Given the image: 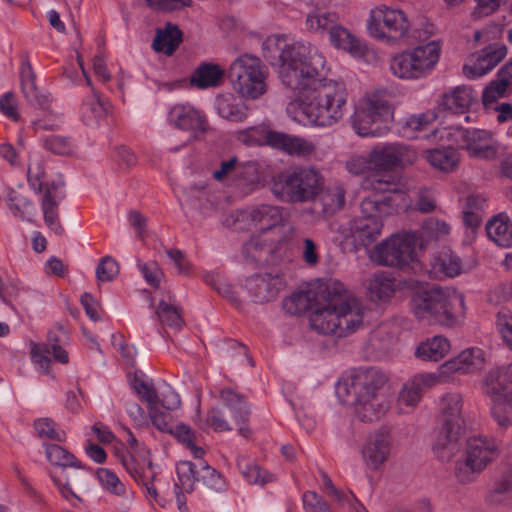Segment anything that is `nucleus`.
<instances>
[{"label":"nucleus","mask_w":512,"mask_h":512,"mask_svg":"<svg viewBox=\"0 0 512 512\" xmlns=\"http://www.w3.org/2000/svg\"><path fill=\"white\" fill-rule=\"evenodd\" d=\"M283 39L268 37L263 43L264 57L273 64L278 59L279 79L292 99L287 112L294 120L320 127H330L341 121L347 111L348 91L342 81L324 76L326 60L316 47L309 42L280 44Z\"/></svg>","instance_id":"f257e3e1"},{"label":"nucleus","mask_w":512,"mask_h":512,"mask_svg":"<svg viewBox=\"0 0 512 512\" xmlns=\"http://www.w3.org/2000/svg\"><path fill=\"white\" fill-rule=\"evenodd\" d=\"M282 307L289 315L314 309L310 325L321 334L346 337L363 323L364 307L337 280L318 281L307 290L294 292L283 300Z\"/></svg>","instance_id":"f03ea898"},{"label":"nucleus","mask_w":512,"mask_h":512,"mask_svg":"<svg viewBox=\"0 0 512 512\" xmlns=\"http://www.w3.org/2000/svg\"><path fill=\"white\" fill-rule=\"evenodd\" d=\"M463 396L459 392L445 393L439 402L441 426L432 445L434 456L441 462H449L459 451L465 434Z\"/></svg>","instance_id":"7ed1b4c3"},{"label":"nucleus","mask_w":512,"mask_h":512,"mask_svg":"<svg viewBox=\"0 0 512 512\" xmlns=\"http://www.w3.org/2000/svg\"><path fill=\"white\" fill-rule=\"evenodd\" d=\"M325 179L313 166H295L272 177L271 192L285 203H306L323 191Z\"/></svg>","instance_id":"20e7f679"},{"label":"nucleus","mask_w":512,"mask_h":512,"mask_svg":"<svg viewBox=\"0 0 512 512\" xmlns=\"http://www.w3.org/2000/svg\"><path fill=\"white\" fill-rule=\"evenodd\" d=\"M464 306V298L450 293L440 286H430L417 290L410 299V308L418 320L452 327L457 324L454 303Z\"/></svg>","instance_id":"39448f33"},{"label":"nucleus","mask_w":512,"mask_h":512,"mask_svg":"<svg viewBox=\"0 0 512 512\" xmlns=\"http://www.w3.org/2000/svg\"><path fill=\"white\" fill-rule=\"evenodd\" d=\"M407 153L408 148L400 143L375 145L369 152L373 175L364 178L362 187L379 195L395 192L396 183L389 173L402 166Z\"/></svg>","instance_id":"423d86ee"},{"label":"nucleus","mask_w":512,"mask_h":512,"mask_svg":"<svg viewBox=\"0 0 512 512\" xmlns=\"http://www.w3.org/2000/svg\"><path fill=\"white\" fill-rule=\"evenodd\" d=\"M393 210L391 195L372 194L361 202L362 216L350 223L351 236L363 247H369L381 235L383 218Z\"/></svg>","instance_id":"0eeeda50"},{"label":"nucleus","mask_w":512,"mask_h":512,"mask_svg":"<svg viewBox=\"0 0 512 512\" xmlns=\"http://www.w3.org/2000/svg\"><path fill=\"white\" fill-rule=\"evenodd\" d=\"M500 455L497 441L487 436L468 438L463 460L455 464L454 475L461 484L473 483Z\"/></svg>","instance_id":"6e6552de"},{"label":"nucleus","mask_w":512,"mask_h":512,"mask_svg":"<svg viewBox=\"0 0 512 512\" xmlns=\"http://www.w3.org/2000/svg\"><path fill=\"white\" fill-rule=\"evenodd\" d=\"M233 89L248 99H257L266 90V71L260 58L251 54L237 57L227 71Z\"/></svg>","instance_id":"1a4fd4ad"},{"label":"nucleus","mask_w":512,"mask_h":512,"mask_svg":"<svg viewBox=\"0 0 512 512\" xmlns=\"http://www.w3.org/2000/svg\"><path fill=\"white\" fill-rule=\"evenodd\" d=\"M392 115V108L387 101L368 98L355 107L351 124L361 137H381L390 130Z\"/></svg>","instance_id":"9d476101"},{"label":"nucleus","mask_w":512,"mask_h":512,"mask_svg":"<svg viewBox=\"0 0 512 512\" xmlns=\"http://www.w3.org/2000/svg\"><path fill=\"white\" fill-rule=\"evenodd\" d=\"M417 234L412 231L393 234L370 251L372 262L386 267L403 269L415 258Z\"/></svg>","instance_id":"9b49d317"},{"label":"nucleus","mask_w":512,"mask_h":512,"mask_svg":"<svg viewBox=\"0 0 512 512\" xmlns=\"http://www.w3.org/2000/svg\"><path fill=\"white\" fill-rule=\"evenodd\" d=\"M439 60V46L435 42L418 46L394 56L390 63L392 73L402 79L424 77Z\"/></svg>","instance_id":"f8f14e48"},{"label":"nucleus","mask_w":512,"mask_h":512,"mask_svg":"<svg viewBox=\"0 0 512 512\" xmlns=\"http://www.w3.org/2000/svg\"><path fill=\"white\" fill-rule=\"evenodd\" d=\"M409 27V21L401 10L379 6L370 12L368 31L378 40H399L407 35Z\"/></svg>","instance_id":"ddd939ff"},{"label":"nucleus","mask_w":512,"mask_h":512,"mask_svg":"<svg viewBox=\"0 0 512 512\" xmlns=\"http://www.w3.org/2000/svg\"><path fill=\"white\" fill-rule=\"evenodd\" d=\"M387 382V376L378 368L356 369L349 379L337 387V393L343 398L367 399L380 396L379 391Z\"/></svg>","instance_id":"4468645a"},{"label":"nucleus","mask_w":512,"mask_h":512,"mask_svg":"<svg viewBox=\"0 0 512 512\" xmlns=\"http://www.w3.org/2000/svg\"><path fill=\"white\" fill-rule=\"evenodd\" d=\"M459 134V145L468 152L470 157L486 161L499 158L501 146L490 131L460 128Z\"/></svg>","instance_id":"2eb2a0df"},{"label":"nucleus","mask_w":512,"mask_h":512,"mask_svg":"<svg viewBox=\"0 0 512 512\" xmlns=\"http://www.w3.org/2000/svg\"><path fill=\"white\" fill-rule=\"evenodd\" d=\"M115 455L127 473L145 489L147 495L158 502V492L153 485L156 472L153 470L152 460L149 457L138 459L124 449H116Z\"/></svg>","instance_id":"dca6fc26"},{"label":"nucleus","mask_w":512,"mask_h":512,"mask_svg":"<svg viewBox=\"0 0 512 512\" xmlns=\"http://www.w3.org/2000/svg\"><path fill=\"white\" fill-rule=\"evenodd\" d=\"M168 121L174 127L188 131L193 139L204 134L208 129V121L204 113L189 103H178L168 113Z\"/></svg>","instance_id":"f3484780"},{"label":"nucleus","mask_w":512,"mask_h":512,"mask_svg":"<svg viewBox=\"0 0 512 512\" xmlns=\"http://www.w3.org/2000/svg\"><path fill=\"white\" fill-rule=\"evenodd\" d=\"M393 439L388 427H381L371 433L362 449V456L366 465L372 469H379L388 459L392 450Z\"/></svg>","instance_id":"a211bd4d"},{"label":"nucleus","mask_w":512,"mask_h":512,"mask_svg":"<svg viewBox=\"0 0 512 512\" xmlns=\"http://www.w3.org/2000/svg\"><path fill=\"white\" fill-rule=\"evenodd\" d=\"M283 210L280 206L259 204L241 212L240 215L242 221L264 234L284 225Z\"/></svg>","instance_id":"6ab92c4d"},{"label":"nucleus","mask_w":512,"mask_h":512,"mask_svg":"<svg viewBox=\"0 0 512 512\" xmlns=\"http://www.w3.org/2000/svg\"><path fill=\"white\" fill-rule=\"evenodd\" d=\"M484 353L479 348H469L457 357L444 362L438 368L439 379H446L454 374H469L480 370L484 365Z\"/></svg>","instance_id":"aec40b11"},{"label":"nucleus","mask_w":512,"mask_h":512,"mask_svg":"<svg viewBox=\"0 0 512 512\" xmlns=\"http://www.w3.org/2000/svg\"><path fill=\"white\" fill-rule=\"evenodd\" d=\"M508 49L503 43H492L484 47L473 65H464L463 74L476 79L493 70L507 55Z\"/></svg>","instance_id":"412c9836"},{"label":"nucleus","mask_w":512,"mask_h":512,"mask_svg":"<svg viewBox=\"0 0 512 512\" xmlns=\"http://www.w3.org/2000/svg\"><path fill=\"white\" fill-rule=\"evenodd\" d=\"M220 398L236 425L239 426L238 433L248 438L251 435V430L247 425L251 411L246 396L227 388L220 391Z\"/></svg>","instance_id":"4be33fe9"},{"label":"nucleus","mask_w":512,"mask_h":512,"mask_svg":"<svg viewBox=\"0 0 512 512\" xmlns=\"http://www.w3.org/2000/svg\"><path fill=\"white\" fill-rule=\"evenodd\" d=\"M428 272L432 279L457 277L463 272L462 259L450 248L444 247L431 258Z\"/></svg>","instance_id":"5701e85b"},{"label":"nucleus","mask_w":512,"mask_h":512,"mask_svg":"<svg viewBox=\"0 0 512 512\" xmlns=\"http://www.w3.org/2000/svg\"><path fill=\"white\" fill-rule=\"evenodd\" d=\"M284 286L285 281L278 274H257L247 280V287L254 301L260 303L274 300Z\"/></svg>","instance_id":"b1692460"},{"label":"nucleus","mask_w":512,"mask_h":512,"mask_svg":"<svg viewBox=\"0 0 512 512\" xmlns=\"http://www.w3.org/2000/svg\"><path fill=\"white\" fill-rule=\"evenodd\" d=\"M76 471L70 473L68 469L61 470L59 475H51L52 481L57 486L60 494L66 499L71 498L82 502V499L74 493L73 487L78 491H84L89 479V471L81 464V468H75Z\"/></svg>","instance_id":"393cba45"},{"label":"nucleus","mask_w":512,"mask_h":512,"mask_svg":"<svg viewBox=\"0 0 512 512\" xmlns=\"http://www.w3.org/2000/svg\"><path fill=\"white\" fill-rule=\"evenodd\" d=\"M438 382V375L425 373L414 376L403 385L398 395V404L400 407L414 408L420 402L424 389Z\"/></svg>","instance_id":"a878e982"},{"label":"nucleus","mask_w":512,"mask_h":512,"mask_svg":"<svg viewBox=\"0 0 512 512\" xmlns=\"http://www.w3.org/2000/svg\"><path fill=\"white\" fill-rule=\"evenodd\" d=\"M58 188L59 185L54 181L46 185L41 199V209L46 226L56 235L62 236L65 230L59 218Z\"/></svg>","instance_id":"bb28decb"},{"label":"nucleus","mask_w":512,"mask_h":512,"mask_svg":"<svg viewBox=\"0 0 512 512\" xmlns=\"http://www.w3.org/2000/svg\"><path fill=\"white\" fill-rule=\"evenodd\" d=\"M477 101V94L467 85L456 86L442 95L439 107L454 114H464Z\"/></svg>","instance_id":"cd10ccee"},{"label":"nucleus","mask_w":512,"mask_h":512,"mask_svg":"<svg viewBox=\"0 0 512 512\" xmlns=\"http://www.w3.org/2000/svg\"><path fill=\"white\" fill-rule=\"evenodd\" d=\"M484 393L487 396L512 395V363L491 369L484 379Z\"/></svg>","instance_id":"c85d7f7f"},{"label":"nucleus","mask_w":512,"mask_h":512,"mask_svg":"<svg viewBox=\"0 0 512 512\" xmlns=\"http://www.w3.org/2000/svg\"><path fill=\"white\" fill-rule=\"evenodd\" d=\"M269 139L272 148L279 149L292 156L308 157L316 151V147L311 141L283 132L270 134Z\"/></svg>","instance_id":"c756f323"},{"label":"nucleus","mask_w":512,"mask_h":512,"mask_svg":"<svg viewBox=\"0 0 512 512\" xmlns=\"http://www.w3.org/2000/svg\"><path fill=\"white\" fill-rule=\"evenodd\" d=\"M343 401L355 406L356 414L363 422L379 420L389 408L388 402L381 395L367 399L343 398Z\"/></svg>","instance_id":"7c9ffc66"},{"label":"nucleus","mask_w":512,"mask_h":512,"mask_svg":"<svg viewBox=\"0 0 512 512\" xmlns=\"http://www.w3.org/2000/svg\"><path fill=\"white\" fill-rule=\"evenodd\" d=\"M225 70L220 65L203 62L193 72L190 84L199 89L218 87L222 84Z\"/></svg>","instance_id":"2f4dec72"},{"label":"nucleus","mask_w":512,"mask_h":512,"mask_svg":"<svg viewBox=\"0 0 512 512\" xmlns=\"http://www.w3.org/2000/svg\"><path fill=\"white\" fill-rule=\"evenodd\" d=\"M485 499L490 504L512 505V463L495 480Z\"/></svg>","instance_id":"473e14b6"},{"label":"nucleus","mask_w":512,"mask_h":512,"mask_svg":"<svg viewBox=\"0 0 512 512\" xmlns=\"http://www.w3.org/2000/svg\"><path fill=\"white\" fill-rule=\"evenodd\" d=\"M182 31L176 24L167 22L163 29H157L152 47L157 52L172 55L182 42Z\"/></svg>","instance_id":"72a5a7b5"},{"label":"nucleus","mask_w":512,"mask_h":512,"mask_svg":"<svg viewBox=\"0 0 512 512\" xmlns=\"http://www.w3.org/2000/svg\"><path fill=\"white\" fill-rule=\"evenodd\" d=\"M485 230L489 239L498 246H512V225L506 215L499 214L494 216L487 222Z\"/></svg>","instance_id":"f704fd0d"},{"label":"nucleus","mask_w":512,"mask_h":512,"mask_svg":"<svg viewBox=\"0 0 512 512\" xmlns=\"http://www.w3.org/2000/svg\"><path fill=\"white\" fill-rule=\"evenodd\" d=\"M273 241L263 238V234H254L242 246L244 258L251 263L266 261V256L273 251Z\"/></svg>","instance_id":"c9c22d12"},{"label":"nucleus","mask_w":512,"mask_h":512,"mask_svg":"<svg viewBox=\"0 0 512 512\" xmlns=\"http://www.w3.org/2000/svg\"><path fill=\"white\" fill-rule=\"evenodd\" d=\"M449 350V340L443 336L437 335L422 342L417 347L415 355L424 361H439Z\"/></svg>","instance_id":"e433bc0d"},{"label":"nucleus","mask_w":512,"mask_h":512,"mask_svg":"<svg viewBox=\"0 0 512 512\" xmlns=\"http://www.w3.org/2000/svg\"><path fill=\"white\" fill-rule=\"evenodd\" d=\"M68 342V333L61 324H57L48 332L45 350L62 364L69 361L68 353L63 346Z\"/></svg>","instance_id":"4c0bfd02"},{"label":"nucleus","mask_w":512,"mask_h":512,"mask_svg":"<svg viewBox=\"0 0 512 512\" xmlns=\"http://www.w3.org/2000/svg\"><path fill=\"white\" fill-rule=\"evenodd\" d=\"M218 114L229 121L242 122L247 117L245 105L232 95H220L216 99Z\"/></svg>","instance_id":"58836bf2"},{"label":"nucleus","mask_w":512,"mask_h":512,"mask_svg":"<svg viewBox=\"0 0 512 512\" xmlns=\"http://www.w3.org/2000/svg\"><path fill=\"white\" fill-rule=\"evenodd\" d=\"M237 467L244 479L250 484L264 485L273 481L272 474L248 457L239 456L237 458Z\"/></svg>","instance_id":"ea45409f"},{"label":"nucleus","mask_w":512,"mask_h":512,"mask_svg":"<svg viewBox=\"0 0 512 512\" xmlns=\"http://www.w3.org/2000/svg\"><path fill=\"white\" fill-rule=\"evenodd\" d=\"M320 201L322 203L324 213L333 215L343 209L345 205L346 191L342 184L336 183L328 186L320 193Z\"/></svg>","instance_id":"a19ab883"},{"label":"nucleus","mask_w":512,"mask_h":512,"mask_svg":"<svg viewBox=\"0 0 512 512\" xmlns=\"http://www.w3.org/2000/svg\"><path fill=\"white\" fill-rule=\"evenodd\" d=\"M338 22L339 17L334 12L315 11L307 15L305 24L311 32L329 35Z\"/></svg>","instance_id":"79ce46f5"},{"label":"nucleus","mask_w":512,"mask_h":512,"mask_svg":"<svg viewBox=\"0 0 512 512\" xmlns=\"http://www.w3.org/2000/svg\"><path fill=\"white\" fill-rule=\"evenodd\" d=\"M45 454L50 464L58 466L62 470L81 468V462L71 452L58 444H46Z\"/></svg>","instance_id":"37998d69"},{"label":"nucleus","mask_w":512,"mask_h":512,"mask_svg":"<svg viewBox=\"0 0 512 512\" xmlns=\"http://www.w3.org/2000/svg\"><path fill=\"white\" fill-rule=\"evenodd\" d=\"M426 159L431 166L441 171L449 172L456 168L459 156L454 148L448 147L445 149H432L427 151Z\"/></svg>","instance_id":"c03bdc74"},{"label":"nucleus","mask_w":512,"mask_h":512,"mask_svg":"<svg viewBox=\"0 0 512 512\" xmlns=\"http://www.w3.org/2000/svg\"><path fill=\"white\" fill-rule=\"evenodd\" d=\"M106 110L100 100L99 94L93 90V94L89 96L81 106L82 121L87 126H97L100 120L105 116Z\"/></svg>","instance_id":"a18cd8bd"},{"label":"nucleus","mask_w":512,"mask_h":512,"mask_svg":"<svg viewBox=\"0 0 512 512\" xmlns=\"http://www.w3.org/2000/svg\"><path fill=\"white\" fill-rule=\"evenodd\" d=\"M198 482H202L208 492H224L227 489L225 478L205 461L199 463Z\"/></svg>","instance_id":"49530a36"},{"label":"nucleus","mask_w":512,"mask_h":512,"mask_svg":"<svg viewBox=\"0 0 512 512\" xmlns=\"http://www.w3.org/2000/svg\"><path fill=\"white\" fill-rule=\"evenodd\" d=\"M195 424L202 431H207L208 429H212L214 432H226L232 430L223 410L218 407L209 409L206 412L205 417L198 415Z\"/></svg>","instance_id":"de8ad7c7"},{"label":"nucleus","mask_w":512,"mask_h":512,"mask_svg":"<svg viewBox=\"0 0 512 512\" xmlns=\"http://www.w3.org/2000/svg\"><path fill=\"white\" fill-rule=\"evenodd\" d=\"M155 313L160 324L171 329L180 330L185 324L182 309L164 300L158 303Z\"/></svg>","instance_id":"09e8293b"},{"label":"nucleus","mask_w":512,"mask_h":512,"mask_svg":"<svg viewBox=\"0 0 512 512\" xmlns=\"http://www.w3.org/2000/svg\"><path fill=\"white\" fill-rule=\"evenodd\" d=\"M329 39L331 44L336 48L343 49L352 54H359L362 52L359 40L344 28L340 22L336 24L329 34Z\"/></svg>","instance_id":"8fccbe9b"},{"label":"nucleus","mask_w":512,"mask_h":512,"mask_svg":"<svg viewBox=\"0 0 512 512\" xmlns=\"http://www.w3.org/2000/svg\"><path fill=\"white\" fill-rule=\"evenodd\" d=\"M178 482L175 483V490L191 493L194 490L195 482L199 478V466L191 461H181L176 467Z\"/></svg>","instance_id":"3c124183"},{"label":"nucleus","mask_w":512,"mask_h":512,"mask_svg":"<svg viewBox=\"0 0 512 512\" xmlns=\"http://www.w3.org/2000/svg\"><path fill=\"white\" fill-rule=\"evenodd\" d=\"M492 401L491 413L500 427L506 428L512 425V395L489 396Z\"/></svg>","instance_id":"603ef678"},{"label":"nucleus","mask_w":512,"mask_h":512,"mask_svg":"<svg viewBox=\"0 0 512 512\" xmlns=\"http://www.w3.org/2000/svg\"><path fill=\"white\" fill-rule=\"evenodd\" d=\"M395 292L393 278L385 274H376L369 284V295L372 300L386 301Z\"/></svg>","instance_id":"864d4df0"},{"label":"nucleus","mask_w":512,"mask_h":512,"mask_svg":"<svg viewBox=\"0 0 512 512\" xmlns=\"http://www.w3.org/2000/svg\"><path fill=\"white\" fill-rule=\"evenodd\" d=\"M512 81L504 75L500 74V70L497 72V78L490 82V84L484 89L482 94V101L485 106L494 103L498 98L505 95L507 88L511 85Z\"/></svg>","instance_id":"5fc2aeb1"},{"label":"nucleus","mask_w":512,"mask_h":512,"mask_svg":"<svg viewBox=\"0 0 512 512\" xmlns=\"http://www.w3.org/2000/svg\"><path fill=\"white\" fill-rule=\"evenodd\" d=\"M33 426L37 435L42 439L45 438L57 442H63L66 439V433L63 430H58L56 422L49 417L36 419Z\"/></svg>","instance_id":"6e6d98bb"},{"label":"nucleus","mask_w":512,"mask_h":512,"mask_svg":"<svg viewBox=\"0 0 512 512\" xmlns=\"http://www.w3.org/2000/svg\"><path fill=\"white\" fill-rule=\"evenodd\" d=\"M450 233V226L445 221L430 217L422 226V238L426 241H438Z\"/></svg>","instance_id":"4d7b16f0"},{"label":"nucleus","mask_w":512,"mask_h":512,"mask_svg":"<svg viewBox=\"0 0 512 512\" xmlns=\"http://www.w3.org/2000/svg\"><path fill=\"white\" fill-rule=\"evenodd\" d=\"M495 326L505 345L512 351V312L501 308L496 314Z\"/></svg>","instance_id":"13d9d810"},{"label":"nucleus","mask_w":512,"mask_h":512,"mask_svg":"<svg viewBox=\"0 0 512 512\" xmlns=\"http://www.w3.org/2000/svg\"><path fill=\"white\" fill-rule=\"evenodd\" d=\"M9 208L15 217L22 221H32L35 215L34 204L22 196H15L10 199Z\"/></svg>","instance_id":"bf43d9fd"},{"label":"nucleus","mask_w":512,"mask_h":512,"mask_svg":"<svg viewBox=\"0 0 512 512\" xmlns=\"http://www.w3.org/2000/svg\"><path fill=\"white\" fill-rule=\"evenodd\" d=\"M278 133V131L265 130L261 127H252L241 133V140L249 146L268 145L272 147L269 139L270 134Z\"/></svg>","instance_id":"052dcab7"},{"label":"nucleus","mask_w":512,"mask_h":512,"mask_svg":"<svg viewBox=\"0 0 512 512\" xmlns=\"http://www.w3.org/2000/svg\"><path fill=\"white\" fill-rule=\"evenodd\" d=\"M97 477L102 485L111 493L121 496L125 494V486L115 473L106 468L97 470Z\"/></svg>","instance_id":"680f3d73"},{"label":"nucleus","mask_w":512,"mask_h":512,"mask_svg":"<svg viewBox=\"0 0 512 512\" xmlns=\"http://www.w3.org/2000/svg\"><path fill=\"white\" fill-rule=\"evenodd\" d=\"M119 273V265L111 256H105L101 259L96 268V277L99 281H112Z\"/></svg>","instance_id":"e2e57ef3"},{"label":"nucleus","mask_w":512,"mask_h":512,"mask_svg":"<svg viewBox=\"0 0 512 512\" xmlns=\"http://www.w3.org/2000/svg\"><path fill=\"white\" fill-rule=\"evenodd\" d=\"M302 501L305 512H331L328 503L315 491H306Z\"/></svg>","instance_id":"0e129e2a"},{"label":"nucleus","mask_w":512,"mask_h":512,"mask_svg":"<svg viewBox=\"0 0 512 512\" xmlns=\"http://www.w3.org/2000/svg\"><path fill=\"white\" fill-rule=\"evenodd\" d=\"M44 147L58 155H67L71 152V141L67 137L50 135L44 139Z\"/></svg>","instance_id":"69168bd1"},{"label":"nucleus","mask_w":512,"mask_h":512,"mask_svg":"<svg viewBox=\"0 0 512 512\" xmlns=\"http://www.w3.org/2000/svg\"><path fill=\"white\" fill-rule=\"evenodd\" d=\"M436 200L430 189L422 188L417 193L415 209L420 213H431L436 209Z\"/></svg>","instance_id":"338daca9"},{"label":"nucleus","mask_w":512,"mask_h":512,"mask_svg":"<svg viewBox=\"0 0 512 512\" xmlns=\"http://www.w3.org/2000/svg\"><path fill=\"white\" fill-rule=\"evenodd\" d=\"M488 299L491 303L500 304L512 300V280L504 281L490 290Z\"/></svg>","instance_id":"774afa93"}]
</instances>
